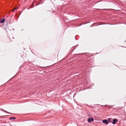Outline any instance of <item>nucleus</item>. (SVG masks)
<instances>
[{
	"mask_svg": "<svg viewBox=\"0 0 126 126\" xmlns=\"http://www.w3.org/2000/svg\"><path fill=\"white\" fill-rule=\"evenodd\" d=\"M118 120L117 119H113L112 123L113 124H115L116 122L118 121Z\"/></svg>",
	"mask_w": 126,
	"mask_h": 126,
	"instance_id": "1",
	"label": "nucleus"
},
{
	"mask_svg": "<svg viewBox=\"0 0 126 126\" xmlns=\"http://www.w3.org/2000/svg\"><path fill=\"white\" fill-rule=\"evenodd\" d=\"M5 21V19L4 18H2L0 20V22L1 23H2L4 22Z\"/></svg>",
	"mask_w": 126,
	"mask_h": 126,
	"instance_id": "2",
	"label": "nucleus"
},
{
	"mask_svg": "<svg viewBox=\"0 0 126 126\" xmlns=\"http://www.w3.org/2000/svg\"><path fill=\"white\" fill-rule=\"evenodd\" d=\"M102 122L104 123H105L106 124H108V122L106 120H103Z\"/></svg>",
	"mask_w": 126,
	"mask_h": 126,
	"instance_id": "3",
	"label": "nucleus"
},
{
	"mask_svg": "<svg viewBox=\"0 0 126 126\" xmlns=\"http://www.w3.org/2000/svg\"><path fill=\"white\" fill-rule=\"evenodd\" d=\"M1 110L2 111H4V112H6V113H8L9 114H11V113L9 112H7V111H6L4 110H3L2 109H1Z\"/></svg>",
	"mask_w": 126,
	"mask_h": 126,
	"instance_id": "4",
	"label": "nucleus"
},
{
	"mask_svg": "<svg viewBox=\"0 0 126 126\" xmlns=\"http://www.w3.org/2000/svg\"><path fill=\"white\" fill-rule=\"evenodd\" d=\"M88 122H91V119L89 118L88 120Z\"/></svg>",
	"mask_w": 126,
	"mask_h": 126,
	"instance_id": "5",
	"label": "nucleus"
},
{
	"mask_svg": "<svg viewBox=\"0 0 126 126\" xmlns=\"http://www.w3.org/2000/svg\"><path fill=\"white\" fill-rule=\"evenodd\" d=\"M10 119H16V118L15 117H10Z\"/></svg>",
	"mask_w": 126,
	"mask_h": 126,
	"instance_id": "6",
	"label": "nucleus"
},
{
	"mask_svg": "<svg viewBox=\"0 0 126 126\" xmlns=\"http://www.w3.org/2000/svg\"><path fill=\"white\" fill-rule=\"evenodd\" d=\"M16 8H14V9L13 10V11H14L15 10H16Z\"/></svg>",
	"mask_w": 126,
	"mask_h": 126,
	"instance_id": "7",
	"label": "nucleus"
},
{
	"mask_svg": "<svg viewBox=\"0 0 126 126\" xmlns=\"http://www.w3.org/2000/svg\"><path fill=\"white\" fill-rule=\"evenodd\" d=\"M91 119V121H94V119H93V118H92Z\"/></svg>",
	"mask_w": 126,
	"mask_h": 126,
	"instance_id": "8",
	"label": "nucleus"
},
{
	"mask_svg": "<svg viewBox=\"0 0 126 126\" xmlns=\"http://www.w3.org/2000/svg\"><path fill=\"white\" fill-rule=\"evenodd\" d=\"M110 120V118H108V120L109 121Z\"/></svg>",
	"mask_w": 126,
	"mask_h": 126,
	"instance_id": "9",
	"label": "nucleus"
},
{
	"mask_svg": "<svg viewBox=\"0 0 126 126\" xmlns=\"http://www.w3.org/2000/svg\"><path fill=\"white\" fill-rule=\"evenodd\" d=\"M33 7V6H32V8Z\"/></svg>",
	"mask_w": 126,
	"mask_h": 126,
	"instance_id": "10",
	"label": "nucleus"
}]
</instances>
